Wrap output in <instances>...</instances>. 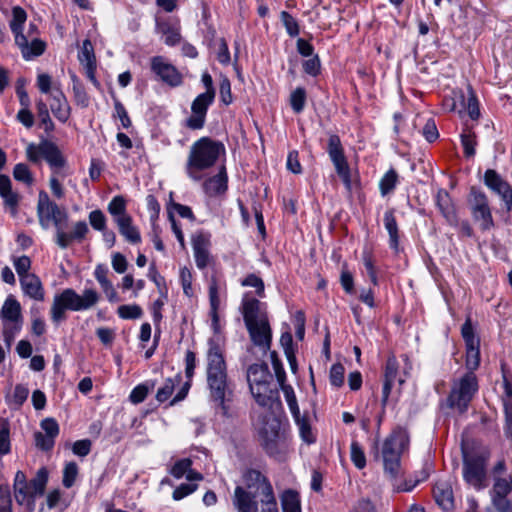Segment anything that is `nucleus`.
Instances as JSON below:
<instances>
[{
    "label": "nucleus",
    "instance_id": "obj_1",
    "mask_svg": "<svg viewBox=\"0 0 512 512\" xmlns=\"http://www.w3.org/2000/svg\"><path fill=\"white\" fill-rule=\"evenodd\" d=\"M224 153L225 147L222 143L209 137L198 139L190 147L185 167L187 176L193 181L202 180L204 171L214 166Z\"/></svg>",
    "mask_w": 512,
    "mask_h": 512
},
{
    "label": "nucleus",
    "instance_id": "obj_2",
    "mask_svg": "<svg viewBox=\"0 0 512 512\" xmlns=\"http://www.w3.org/2000/svg\"><path fill=\"white\" fill-rule=\"evenodd\" d=\"M100 300V294L92 288H86L82 294H78L72 288H66L53 297L50 308V317L54 324H59L67 319L66 312L87 311L92 309Z\"/></svg>",
    "mask_w": 512,
    "mask_h": 512
},
{
    "label": "nucleus",
    "instance_id": "obj_3",
    "mask_svg": "<svg viewBox=\"0 0 512 512\" xmlns=\"http://www.w3.org/2000/svg\"><path fill=\"white\" fill-rule=\"evenodd\" d=\"M409 436L406 430L397 428L384 440L382 445V460L384 470L391 478H396L400 472V458L408 448Z\"/></svg>",
    "mask_w": 512,
    "mask_h": 512
},
{
    "label": "nucleus",
    "instance_id": "obj_4",
    "mask_svg": "<svg viewBox=\"0 0 512 512\" xmlns=\"http://www.w3.org/2000/svg\"><path fill=\"white\" fill-rule=\"evenodd\" d=\"M272 376L266 364H253L248 368L247 381L255 401L262 407L270 405L273 391L270 389Z\"/></svg>",
    "mask_w": 512,
    "mask_h": 512
},
{
    "label": "nucleus",
    "instance_id": "obj_5",
    "mask_svg": "<svg viewBox=\"0 0 512 512\" xmlns=\"http://www.w3.org/2000/svg\"><path fill=\"white\" fill-rule=\"evenodd\" d=\"M478 391L477 377L472 372L465 373L461 378L454 381L448 397L449 406L464 413L472 398Z\"/></svg>",
    "mask_w": 512,
    "mask_h": 512
},
{
    "label": "nucleus",
    "instance_id": "obj_6",
    "mask_svg": "<svg viewBox=\"0 0 512 512\" xmlns=\"http://www.w3.org/2000/svg\"><path fill=\"white\" fill-rule=\"evenodd\" d=\"M48 475L47 468L41 467L29 483L14 489L16 502L21 506H25L28 512L35 510L36 497L44 494L48 483Z\"/></svg>",
    "mask_w": 512,
    "mask_h": 512
},
{
    "label": "nucleus",
    "instance_id": "obj_7",
    "mask_svg": "<svg viewBox=\"0 0 512 512\" xmlns=\"http://www.w3.org/2000/svg\"><path fill=\"white\" fill-rule=\"evenodd\" d=\"M4 342L10 347L22 328L21 305L13 296H8L0 310Z\"/></svg>",
    "mask_w": 512,
    "mask_h": 512
},
{
    "label": "nucleus",
    "instance_id": "obj_8",
    "mask_svg": "<svg viewBox=\"0 0 512 512\" xmlns=\"http://www.w3.org/2000/svg\"><path fill=\"white\" fill-rule=\"evenodd\" d=\"M258 437L266 452L276 455L283 447V440L280 435V422L273 415H265L256 424Z\"/></svg>",
    "mask_w": 512,
    "mask_h": 512
},
{
    "label": "nucleus",
    "instance_id": "obj_9",
    "mask_svg": "<svg viewBox=\"0 0 512 512\" xmlns=\"http://www.w3.org/2000/svg\"><path fill=\"white\" fill-rule=\"evenodd\" d=\"M243 483L246 490L261 493V512H278L272 486L259 471L247 470L243 474Z\"/></svg>",
    "mask_w": 512,
    "mask_h": 512
},
{
    "label": "nucleus",
    "instance_id": "obj_10",
    "mask_svg": "<svg viewBox=\"0 0 512 512\" xmlns=\"http://www.w3.org/2000/svg\"><path fill=\"white\" fill-rule=\"evenodd\" d=\"M488 453L468 455L464 453L463 478L472 487L481 490L486 487V465Z\"/></svg>",
    "mask_w": 512,
    "mask_h": 512
},
{
    "label": "nucleus",
    "instance_id": "obj_11",
    "mask_svg": "<svg viewBox=\"0 0 512 512\" xmlns=\"http://www.w3.org/2000/svg\"><path fill=\"white\" fill-rule=\"evenodd\" d=\"M37 216L39 224L43 229H48L50 223L53 222L56 230L67 222L68 214L65 210L50 200L45 191H40L37 203Z\"/></svg>",
    "mask_w": 512,
    "mask_h": 512
},
{
    "label": "nucleus",
    "instance_id": "obj_12",
    "mask_svg": "<svg viewBox=\"0 0 512 512\" xmlns=\"http://www.w3.org/2000/svg\"><path fill=\"white\" fill-rule=\"evenodd\" d=\"M26 155L32 162H38L40 158H44L52 169L62 168L66 163L59 148L53 142L46 140L37 145L28 144Z\"/></svg>",
    "mask_w": 512,
    "mask_h": 512
},
{
    "label": "nucleus",
    "instance_id": "obj_13",
    "mask_svg": "<svg viewBox=\"0 0 512 512\" xmlns=\"http://www.w3.org/2000/svg\"><path fill=\"white\" fill-rule=\"evenodd\" d=\"M404 361L405 367L403 368L402 373L399 371V363L395 356H390L386 361L384 367V383L382 388L383 406L386 405L394 384L397 382L399 386H401L405 382L409 370L412 368L407 356H404Z\"/></svg>",
    "mask_w": 512,
    "mask_h": 512
},
{
    "label": "nucleus",
    "instance_id": "obj_14",
    "mask_svg": "<svg viewBox=\"0 0 512 512\" xmlns=\"http://www.w3.org/2000/svg\"><path fill=\"white\" fill-rule=\"evenodd\" d=\"M327 151L337 174L342 179L346 188L351 189L350 168L344 156L340 138L337 135H330Z\"/></svg>",
    "mask_w": 512,
    "mask_h": 512
},
{
    "label": "nucleus",
    "instance_id": "obj_15",
    "mask_svg": "<svg viewBox=\"0 0 512 512\" xmlns=\"http://www.w3.org/2000/svg\"><path fill=\"white\" fill-rule=\"evenodd\" d=\"M215 96L211 93H201L192 102L191 116L186 120V126L192 130L203 128L209 106L214 102Z\"/></svg>",
    "mask_w": 512,
    "mask_h": 512
},
{
    "label": "nucleus",
    "instance_id": "obj_16",
    "mask_svg": "<svg viewBox=\"0 0 512 512\" xmlns=\"http://www.w3.org/2000/svg\"><path fill=\"white\" fill-rule=\"evenodd\" d=\"M207 367L206 374L208 378L227 376V366L219 344L210 339L206 354Z\"/></svg>",
    "mask_w": 512,
    "mask_h": 512
},
{
    "label": "nucleus",
    "instance_id": "obj_17",
    "mask_svg": "<svg viewBox=\"0 0 512 512\" xmlns=\"http://www.w3.org/2000/svg\"><path fill=\"white\" fill-rule=\"evenodd\" d=\"M151 69L161 81L169 86L176 87L182 83L180 72L162 56H155L151 59Z\"/></svg>",
    "mask_w": 512,
    "mask_h": 512
},
{
    "label": "nucleus",
    "instance_id": "obj_18",
    "mask_svg": "<svg viewBox=\"0 0 512 512\" xmlns=\"http://www.w3.org/2000/svg\"><path fill=\"white\" fill-rule=\"evenodd\" d=\"M210 235L207 233L199 232L192 237V249L195 258L196 266L199 269L206 268L211 262L210 254Z\"/></svg>",
    "mask_w": 512,
    "mask_h": 512
},
{
    "label": "nucleus",
    "instance_id": "obj_19",
    "mask_svg": "<svg viewBox=\"0 0 512 512\" xmlns=\"http://www.w3.org/2000/svg\"><path fill=\"white\" fill-rule=\"evenodd\" d=\"M472 215L475 221L480 222L482 230H489L494 226L488 200L483 193H473Z\"/></svg>",
    "mask_w": 512,
    "mask_h": 512
},
{
    "label": "nucleus",
    "instance_id": "obj_20",
    "mask_svg": "<svg viewBox=\"0 0 512 512\" xmlns=\"http://www.w3.org/2000/svg\"><path fill=\"white\" fill-rule=\"evenodd\" d=\"M512 491V485L504 478H496L490 491L491 501L498 512H508L511 503L507 496Z\"/></svg>",
    "mask_w": 512,
    "mask_h": 512
},
{
    "label": "nucleus",
    "instance_id": "obj_21",
    "mask_svg": "<svg viewBox=\"0 0 512 512\" xmlns=\"http://www.w3.org/2000/svg\"><path fill=\"white\" fill-rule=\"evenodd\" d=\"M242 313L246 326L258 323L260 320H267L264 304L252 297L249 293L243 296Z\"/></svg>",
    "mask_w": 512,
    "mask_h": 512
},
{
    "label": "nucleus",
    "instance_id": "obj_22",
    "mask_svg": "<svg viewBox=\"0 0 512 512\" xmlns=\"http://www.w3.org/2000/svg\"><path fill=\"white\" fill-rule=\"evenodd\" d=\"M484 183L488 188H490L502 198L508 209L511 208L512 189L510 185L505 180H503L495 170L488 169L485 172Z\"/></svg>",
    "mask_w": 512,
    "mask_h": 512
},
{
    "label": "nucleus",
    "instance_id": "obj_23",
    "mask_svg": "<svg viewBox=\"0 0 512 512\" xmlns=\"http://www.w3.org/2000/svg\"><path fill=\"white\" fill-rule=\"evenodd\" d=\"M62 224L56 231L55 242L62 248H67L73 241L81 242L89 231L88 225L84 221H78L73 225L72 231L66 233Z\"/></svg>",
    "mask_w": 512,
    "mask_h": 512
},
{
    "label": "nucleus",
    "instance_id": "obj_24",
    "mask_svg": "<svg viewBox=\"0 0 512 512\" xmlns=\"http://www.w3.org/2000/svg\"><path fill=\"white\" fill-rule=\"evenodd\" d=\"M246 327L252 342L256 346L260 347L264 352L270 349L272 336L268 319L260 320V322L247 325Z\"/></svg>",
    "mask_w": 512,
    "mask_h": 512
},
{
    "label": "nucleus",
    "instance_id": "obj_25",
    "mask_svg": "<svg viewBox=\"0 0 512 512\" xmlns=\"http://www.w3.org/2000/svg\"><path fill=\"white\" fill-rule=\"evenodd\" d=\"M27 18V14L19 6H16L12 10V19L10 21V29L13 32L15 36V42L19 46V48L22 51V54H26V50L28 48V40L27 38L22 34V26L24 25Z\"/></svg>",
    "mask_w": 512,
    "mask_h": 512
},
{
    "label": "nucleus",
    "instance_id": "obj_26",
    "mask_svg": "<svg viewBox=\"0 0 512 512\" xmlns=\"http://www.w3.org/2000/svg\"><path fill=\"white\" fill-rule=\"evenodd\" d=\"M435 203H436V206L438 207L440 213L446 220V222L450 226H457L458 225V216L456 213V209H455V206L452 202V199H451L449 193L446 190H444V189L438 190V192L436 193V196H435Z\"/></svg>",
    "mask_w": 512,
    "mask_h": 512
},
{
    "label": "nucleus",
    "instance_id": "obj_27",
    "mask_svg": "<svg viewBox=\"0 0 512 512\" xmlns=\"http://www.w3.org/2000/svg\"><path fill=\"white\" fill-rule=\"evenodd\" d=\"M207 384L212 400L224 408L225 400L231 394L228 376L208 378Z\"/></svg>",
    "mask_w": 512,
    "mask_h": 512
},
{
    "label": "nucleus",
    "instance_id": "obj_28",
    "mask_svg": "<svg viewBox=\"0 0 512 512\" xmlns=\"http://www.w3.org/2000/svg\"><path fill=\"white\" fill-rule=\"evenodd\" d=\"M433 496L436 503L444 510L450 511L454 508V495L450 482L439 480L433 489Z\"/></svg>",
    "mask_w": 512,
    "mask_h": 512
},
{
    "label": "nucleus",
    "instance_id": "obj_29",
    "mask_svg": "<svg viewBox=\"0 0 512 512\" xmlns=\"http://www.w3.org/2000/svg\"><path fill=\"white\" fill-rule=\"evenodd\" d=\"M258 492L237 486L234 490L233 504L239 512H257L255 498Z\"/></svg>",
    "mask_w": 512,
    "mask_h": 512
},
{
    "label": "nucleus",
    "instance_id": "obj_30",
    "mask_svg": "<svg viewBox=\"0 0 512 512\" xmlns=\"http://www.w3.org/2000/svg\"><path fill=\"white\" fill-rule=\"evenodd\" d=\"M50 109L53 115L61 122L65 123L70 117L69 103L59 88L51 91Z\"/></svg>",
    "mask_w": 512,
    "mask_h": 512
},
{
    "label": "nucleus",
    "instance_id": "obj_31",
    "mask_svg": "<svg viewBox=\"0 0 512 512\" xmlns=\"http://www.w3.org/2000/svg\"><path fill=\"white\" fill-rule=\"evenodd\" d=\"M24 295L35 301H43L45 291L40 278L36 274L26 275L19 280Z\"/></svg>",
    "mask_w": 512,
    "mask_h": 512
},
{
    "label": "nucleus",
    "instance_id": "obj_32",
    "mask_svg": "<svg viewBox=\"0 0 512 512\" xmlns=\"http://www.w3.org/2000/svg\"><path fill=\"white\" fill-rule=\"evenodd\" d=\"M384 227L389 234V246L394 251H399V230L398 224L392 209L387 210L383 217Z\"/></svg>",
    "mask_w": 512,
    "mask_h": 512
},
{
    "label": "nucleus",
    "instance_id": "obj_33",
    "mask_svg": "<svg viewBox=\"0 0 512 512\" xmlns=\"http://www.w3.org/2000/svg\"><path fill=\"white\" fill-rule=\"evenodd\" d=\"M203 188L210 196L225 192L227 189V175L225 169L222 168L218 174L207 179L203 184Z\"/></svg>",
    "mask_w": 512,
    "mask_h": 512
},
{
    "label": "nucleus",
    "instance_id": "obj_34",
    "mask_svg": "<svg viewBox=\"0 0 512 512\" xmlns=\"http://www.w3.org/2000/svg\"><path fill=\"white\" fill-rule=\"evenodd\" d=\"M118 226L120 234L130 243L136 244L141 241L140 232L136 226L133 225L131 216L123 219H118L115 222Z\"/></svg>",
    "mask_w": 512,
    "mask_h": 512
},
{
    "label": "nucleus",
    "instance_id": "obj_35",
    "mask_svg": "<svg viewBox=\"0 0 512 512\" xmlns=\"http://www.w3.org/2000/svg\"><path fill=\"white\" fill-rule=\"evenodd\" d=\"M221 287L216 278H212L209 284L210 315L214 323L218 322V309L220 307Z\"/></svg>",
    "mask_w": 512,
    "mask_h": 512
},
{
    "label": "nucleus",
    "instance_id": "obj_36",
    "mask_svg": "<svg viewBox=\"0 0 512 512\" xmlns=\"http://www.w3.org/2000/svg\"><path fill=\"white\" fill-rule=\"evenodd\" d=\"M28 395L29 389L22 384H18L15 386L13 393L6 396L7 404L11 408L18 409L27 400Z\"/></svg>",
    "mask_w": 512,
    "mask_h": 512
},
{
    "label": "nucleus",
    "instance_id": "obj_37",
    "mask_svg": "<svg viewBox=\"0 0 512 512\" xmlns=\"http://www.w3.org/2000/svg\"><path fill=\"white\" fill-rule=\"evenodd\" d=\"M108 212L112 215L114 218V221H118V219H123L127 216H130L127 214L126 211V201L122 196H115L108 204Z\"/></svg>",
    "mask_w": 512,
    "mask_h": 512
},
{
    "label": "nucleus",
    "instance_id": "obj_38",
    "mask_svg": "<svg viewBox=\"0 0 512 512\" xmlns=\"http://www.w3.org/2000/svg\"><path fill=\"white\" fill-rule=\"evenodd\" d=\"M296 425L298 426L300 436L304 442L307 444L314 443L315 436L312 432L311 426L309 424V421L305 416H302L301 413H299L297 416H293Z\"/></svg>",
    "mask_w": 512,
    "mask_h": 512
},
{
    "label": "nucleus",
    "instance_id": "obj_39",
    "mask_svg": "<svg viewBox=\"0 0 512 512\" xmlns=\"http://www.w3.org/2000/svg\"><path fill=\"white\" fill-rule=\"evenodd\" d=\"M398 174L394 169L387 171L379 182V189L382 196H386L391 193L397 184Z\"/></svg>",
    "mask_w": 512,
    "mask_h": 512
},
{
    "label": "nucleus",
    "instance_id": "obj_40",
    "mask_svg": "<svg viewBox=\"0 0 512 512\" xmlns=\"http://www.w3.org/2000/svg\"><path fill=\"white\" fill-rule=\"evenodd\" d=\"M181 380L182 377L180 374H177L174 378L167 379L164 382L163 386L158 389L156 393V399L159 402H164L168 400L174 391L175 385L179 384Z\"/></svg>",
    "mask_w": 512,
    "mask_h": 512
},
{
    "label": "nucleus",
    "instance_id": "obj_41",
    "mask_svg": "<svg viewBox=\"0 0 512 512\" xmlns=\"http://www.w3.org/2000/svg\"><path fill=\"white\" fill-rule=\"evenodd\" d=\"M283 512H301L298 494L292 490L285 491L282 496Z\"/></svg>",
    "mask_w": 512,
    "mask_h": 512
},
{
    "label": "nucleus",
    "instance_id": "obj_42",
    "mask_svg": "<svg viewBox=\"0 0 512 512\" xmlns=\"http://www.w3.org/2000/svg\"><path fill=\"white\" fill-rule=\"evenodd\" d=\"M37 115L41 124L44 126L46 132H51L54 129V123L50 117L47 104L42 100L36 102Z\"/></svg>",
    "mask_w": 512,
    "mask_h": 512
},
{
    "label": "nucleus",
    "instance_id": "obj_43",
    "mask_svg": "<svg viewBox=\"0 0 512 512\" xmlns=\"http://www.w3.org/2000/svg\"><path fill=\"white\" fill-rule=\"evenodd\" d=\"M159 32L164 36V42L168 46H174L180 42L181 35L178 28L172 27L168 24H161L158 26Z\"/></svg>",
    "mask_w": 512,
    "mask_h": 512
},
{
    "label": "nucleus",
    "instance_id": "obj_44",
    "mask_svg": "<svg viewBox=\"0 0 512 512\" xmlns=\"http://www.w3.org/2000/svg\"><path fill=\"white\" fill-rule=\"evenodd\" d=\"M463 110L467 111L472 120H477L480 116L479 103L471 87H468V98L465 99V106L461 107V112Z\"/></svg>",
    "mask_w": 512,
    "mask_h": 512
},
{
    "label": "nucleus",
    "instance_id": "obj_45",
    "mask_svg": "<svg viewBox=\"0 0 512 512\" xmlns=\"http://www.w3.org/2000/svg\"><path fill=\"white\" fill-rule=\"evenodd\" d=\"M78 60L82 65L96 63L94 47L89 39H85L78 53Z\"/></svg>",
    "mask_w": 512,
    "mask_h": 512
},
{
    "label": "nucleus",
    "instance_id": "obj_46",
    "mask_svg": "<svg viewBox=\"0 0 512 512\" xmlns=\"http://www.w3.org/2000/svg\"><path fill=\"white\" fill-rule=\"evenodd\" d=\"M306 102V91L302 87L296 88L290 95V105L295 113L303 111Z\"/></svg>",
    "mask_w": 512,
    "mask_h": 512
},
{
    "label": "nucleus",
    "instance_id": "obj_47",
    "mask_svg": "<svg viewBox=\"0 0 512 512\" xmlns=\"http://www.w3.org/2000/svg\"><path fill=\"white\" fill-rule=\"evenodd\" d=\"M351 461L358 469H363L366 466V457L364 451L357 441H352L350 446Z\"/></svg>",
    "mask_w": 512,
    "mask_h": 512
},
{
    "label": "nucleus",
    "instance_id": "obj_48",
    "mask_svg": "<svg viewBox=\"0 0 512 512\" xmlns=\"http://www.w3.org/2000/svg\"><path fill=\"white\" fill-rule=\"evenodd\" d=\"M465 106V95L462 91H453V97L444 100V108L448 111H458Z\"/></svg>",
    "mask_w": 512,
    "mask_h": 512
},
{
    "label": "nucleus",
    "instance_id": "obj_49",
    "mask_svg": "<svg viewBox=\"0 0 512 512\" xmlns=\"http://www.w3.org/2000/svg\"><path fill=\"white\" fill-rule=\"evenodd\" d=\"M280 388L284 394L285 400L287 402V405L289 407V410H290L292 416H297L300 413V409H299V406L297 403V398H296L294 389L292 388V386H290L288 384L283 385Z\"/></svg>",
    "mask_w": 512,
    "mask_h": 512
},
{
    "label": "nucleus",
    "instance_id": "obj_50",
    "mask_svg": "<svg viewBox=\"0 0 512 512\" xmlns=\"http://www.w3.org/2000/svg\"><path fill=\"white\" fill-rule=\"evenodd\" d=\"M117 314L122 319H138L142 316L143 311L137 304L121 305L117 309Z\"/></svg>",
    "mask_w": 512,
    "mask_h": 512
},
{
    "label": "nucleus",
    "instance_id": "obj_51",
    "mask_svg": "<svg viewBox=\"0 0 512 512\" xmlns=\"http://www.w3.org/2000/svg\"><path fill=\"white\" fill-rule=\"evenodd\" d=\"M280 18L289 36L296 37L299 35L300 29L298 21L291 14L282 11Z\"/></svg>",
    "mask_w": 512,
    "mask_h": 512
},
{
    "label": "nucleus",
    "instance_id": "obj_52",
    "mask_svg": "<svg viewBox=\"0 0 512 512\" xmlns=\"http://www.w3.org/2000/svg\"><path fill=\"white\" fill-rule=\"evenodd\" d=\"M78 475V466L75 462H69L63 469L62 483L64 487L70 488L74 485Z\"/></svg>",
    "mask_w": 512,
    "mask_h": 512
},
{
    "label": "nucleus",
    "instance_id": "obj_53",
    "mask_svg": "<svg viewBox=\"0 0 512 512\" xmlns=\"http://www.w3.org/2000/svg\"><path fill=\"white\" fill-rule=\"evenodd\" d=\"M14 268L19 276V280L22 279L26 275H32L29 270L31 268V260L28 256L23 255L20 257H15L13 259Z\"/></svg>",
    "mask_w": 512,
    "mask_h": 512
},
{
    "label": "nucleus",
    "instance_id": "obj_54",
    "mask_svg": "<svg viewBox=\"0 0 512 512\" xmlns=\"http://www.w3.org/2000/svg\"><path fill=\"white\" fill-rule=\"evenodd\" d=\"M241 285L244 287H253L256 289V294L259 297H264V282L263 280L257 276L256 274L247 275L242 281Z\"/></svg>",
    "mask_w": 512,
    "mask_h": 512
},
{
    "label": "nucleus",
    "instance_id": "obj_55",
    "mask_svg": "<svg viewBox=\"0 0 512 512\" xmlns=\"http://www.w3.org/2000/svg\"><path fill=\"white\" fill-rule=\"evenodd\" d=\"M13 176L17 181L23 182L27 185H31L33 183L32 174L28 166L24 163H18L15 165L13 169Z\"/></svg>",
    "mask_w": 512,
    "mask_h": 512
},
{
    "label": "nucleus",
    "instance_id": "obj_56",
    "mask_svg": "<svg viewBox=\"0 0 512 512\" xmlns=\"http://www.w3.org/2000/svg\"><path fill=\"white\" fill-rule=\"evenodd\" d=\"M192 280L193 276L191 270L187 267H182L180 269V283L184 294L188 297H192L194 294L192 288Z\"/></svg>",
    "mask_w": 512,
    "mask_h": 512
},
{
    "label": "nucleus",
    "instance_id": "obj_57",
    "mask_svg": "<svg viewBox=\"0 0 512 512\" xmlns=\"http://www.w3.org/2000/svg\"><path fill=\"white\" fill-rule=\"evenodd\" d=\"M345 368L342 364H333L330 369V382L335 387H341L344 383Z\"/></svg>",
    "mask_w": 512,
    "mask_h": 512
},
{
    "label": "nucleus",
    "instance_id": "obj_58",
    "mask_svg": "<svg viewBox=\"0 0 512 512\" xmlns=\"http://www.w3.org/2000/svg\"><path fill=\"white\" fill-rule=\"evenodd\" d=\"M90 225L98 231L106 229V217L101 210H93L89 214Z\"/></svg>",
    "mask_w": 512,
    "mask_h": 512
},
{
    "label": "nucleus",
    "instance_id": "obj_59",
    "mask_svg": "<svg viewBox=\"0 0 512 512\" xmlns=\"http://www.w3.org/2000/svg\"><path fill=\"white\" fill-rule=\"evenodd\" d=\"M10 429L8 424H3L0 428V455H6L10 452Z\"/></svg>",
    "mask_w": 512,
    "mask_h": 512
},
{
    "label": "nucleus",
    "instance_id": "obj_60",
    "mask_svg": "<svg viewBox=\"0 0 512 512\" xmlns=\"http://www.w3.org/2000/svg\"><path fill=\"white\" fill-rule=\"evenodd\" d=\"M230 59L227 42L224 38H220L217 42V60L223 65H228Z\"/></svg>",
    "mask_w": 512,
    "mask_h": 512
},
{
    "label": "nucleus",
    "instance_id": "obj_61",
    "mask_svg": "<svg viewBox=\"0 0 512 512\" xmlns=\"http://www.w3.org/2000/svg\"><path fill=\"white\" fill-rule=\"evenodd\" d=\"M197 487V484L194 483H183L173 491L172 497L174 500L179 501L196 491Z\"/></svg>",
    "mask_w": 512,
    "mask_h": 512
},
{
    "label": "nucleus",
    "instance_id": "obj_62",
    "mask_svg": "<svg viewBox=\"0 0 512 512\" xmlns=\"http://www.w3.org/2000/svg\"><path fill=\"white\" fill-rule=\"evenodd\" d=\"M191 465H192V461L190 459H187V458L181 459L174 464V466L171 469V474L175 478L180 479L184 475H186V473L189 470V468L191 467Z\"/></svg>",
    "mask_w": 512,
    "mask_h": 512
},
{
    "label": "nucleus",
    "instance_id": "obj_63",
    "mask_svg": "<svg viewBox=\"0 0 512 512\" xmlns=\"http://www.w3.org/2000/svg\"><path fill=\"white\" fill-rule=\"evenodd\" d=\"M480 365V350H470L466 351V361L465 366L468 372L474 373V371Z\"/></svg>",
    "mask_w": 512,
    "mask_h": 512
},
{
    "label": "nucleus",
    "instance_id": "obj_64",
    "mask_svg": "<svg viewBox=\"0 0 512 512\" xmlns=\"http://www.w3.org/2000/svg\"><path fill=\"white\" fill-rule=\"evenodd\" d=\"M503 390V406L512 407V383L509 381L505 374L503 375Z\"/></svg>",
    "mask_w": 512,
    "mask_h": 512
}]
</instances>
